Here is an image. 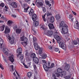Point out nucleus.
Wrapping results in <instances>:
<instances>
[{
	"instance_id": "obj_2",
	"label": "nucleus",
	"mask_w": 79,
	"mask_h": 79,
	"mask_svg": "<svg viewBox=\"0 0 79 79\" xmlns=\"http://www.w3.org/2000/svg\"><path fill=\"white\" fill-rule=\"evenodd\" d=\"M33 45L34 46L36 50H38L40 48L39 46L38 45L37 42V39L35 37H34L33 39Z\"/></svg>"
},
{
	"instance_id": "obj_26",
	"label": "nucleus",
	"mask_w": 79,
	"mask_h": 79,
	"mask_svg": "<svg viewBox=\"0 0 79 79\" xmlns=\"http://www.w3.org/2000/svg\"><path fill=\"white\" fill-rule=\"evenodd\" d=\"M79 27V24H78V22L76 23V25H74V27L75 29H77Z\"/></svg>"
},
{
	"instance_id": "obj_54",
	"label": "nucleus",
	"mask_w": 79,
	"mask_h": 79,
	"mask_svg": "<svg viewBox=\"0 0 79 79\" xmlns=\"http://www.w3.org/2000/svg\"><path fill=\"white\" fill-rule=\"evenodd\" d=\"M41 28L43 29V30H45V27L44 25H42Z\"/></svg>"
},
{
	"instance_id": "obj_33",
	"label": "nucleus",
	"mask_w": 79,
	"mask_h": 79,
	"mask_svg": "<svg viewBox=\"0 0 79 79\" xmlns=\"http://www.w3.org/2000/svg\"><path fill=\"white\" fill-rule=\"evenodd\" d=\"M34 69L35 71H36L37 70V65H36L34 64L33 65Z\"/></svg>"
},
{
	"instance_id": "obj_45",
	"label": "nucleus",
	"mask_w": 79,
	"mask_h": 79,
	"mask_svg": "<svg viewBox=\"0 0 79 79\" xmlns=\"http://www.w3.org/2000/svg\"><path fill=\"white\" fill-rule=\"evenodd\" d=\"M4 6H5V4L4 3H2L0 4V6H2V7H4Z\"/></svg>"
},
{
	"instance_id": "obj_19",
	"label": "nucleus",
	"mask_w": 79,
	"mask_h": 79,
	"mask_svg": "<svg viewBox=\"0 0 79 79\" xmlns=\"http://www.w3.org/2000/svg\"><path fill=\"white\" fill-rule=\"evenodd\" d=\"M60 75L61 77L66 76V72L65 71H63V72H62L61 73H60Z\"/></svg>"
},
{
	"instance_id": "obj_50",
	"label": "nucleus",
	"mask_w": 79,
	"mask_h": 79,
	"mask_svg": "<svg viewBox=\"0 0 79 79\" xmlns=\"http://www.w3.org/2000/svg\"><path fill=\"white\" fill-rule=\"evenodd\" d=\"M72 12L73 13V15H77V14L76 13V12L73 11H72Z\"/></svg>"
},
{
	"instance_id": "obj_49",
	"label": "nucleus",
	"mask_w": 79,
	"mask_h": 79,
	"mask_svg": "<svg viewBox=\"0 0 79 79\" xmlns=\"http://www.w3.org/2000/svg\"><path fill=\"white\" fill-rule=\"evenodd\" d=\"M50 15H52V13H51L48 12L47 14V16H50Z\"/></svg>"
},
{
	"instance_id": "obj_53",
	"label": "nucleus",
	"mask_w": 79,
	"mask_h": 79,
	"mask_svg": "<svg viewBox=\"0 0 79 79\" xmlns=\"http://www.w3.org/2000/svg\"><path fill=\"white\" fill-rule=\"evenodd\" d=\"M42 10L44 12H46V10H45V7H43L42 8Z\"/></svg>"
},
{
	"instance_id": "obj_24",
	"label": "nucleus",
	"mask_w": 79,
	"mask_h": 79,
	"mask_svg": "<svg viewBox=\"0 0 79 79\" xmlns=\"http://www.w3.org/2000/svg\"><path fill=\"white\" fill-rule=\"evenodd\" d=\"M3 53L5 54L6 55H7L8 54V52L7 51L5 50H6V49L5 48H3Z\"/></svg>"
},
{
	"instance_id": "obj_56",
	"label": "nucleus",
	"mask_w": 79,
	"mask_h": 79,
	"mask_svg": "<svg viewBox=\"0 0 79 79\" xmlns=\"http://www.w3.org/2000/svg\"><path fill=\"white\" fill-rule=\"evenodd\" d=\"M56 74L57 77H59V76H60V73L59 74L58 73H56Z\"/></svg>"
},
{
	"instance_id": "obj_37",
	"label": "nucleus",
	"mask_w": 79,
	"mask_h": 79,
	"mask_svg": "<svg viewBox=\"0 0 79 79\" xmlns=\"http://www.w3.org/2000/svg\"><path fill=\"white\" fill-rule=\"evenodd\" d=\"M54 66H55V64H54L53 63H52L51 64V66H49L48 68L49 69H52L53 68Z\"/></svg>"
},
{
	"instance_id": "obj_22",
	"label": "nucleus",
	"mask_w": 79,
	"mask_h": 79,
	"mask_svg": "<svg viewBox=\"0 0 79 79\" xmlns=\"http://www.w3.org/2000/svg\"><path fill=\"white\" fill-rule=\"evenodd\" d=\"M47 34H48L49 36H51L53 35V31H48L47 32Z\"/></svg>"
},
{
	"instance_id": "obj_7",
	"label": "nucleus",
	"mask_w": 79,
	"mask_h": 79,
	"mask_svg": "<svg viewBox=\"0 0 79 79\" xmlns=\"http://www.w3.org/2000/svg\"><path fill=\"white\" fill-rule=\"evenodd\" d=\"M50 62H49L48 64H46V65L44 64L43 65V67L46 71H48V67L50 66Z\"/></svg>"
},
{
	"instance_id": "obj_47",
	"label": "nucleus",
	"mask_w": 79,
	"mask_h": 79,
	"mask_svg": "<svg viewBox=\"0 0 79 79\" xmlns=\"http://www.w3.org/2000/svg\"><path fill=\"white\" fill-rule=\"evenodd\" d=\"M32 63V62H28L27 63V65L29 66V67H30L31 66V63Z\"/></svg>"
},
{
	"instance_id": "obj_42",
	"label": "nucleus",
	"mask_w": 79,
	"mask_h": 79,
	"mask_svg": "<svg viewBox=\"0 0 79 79\" xmlns=\"http://www.w3.org/2000/svg\"><path fill=\"white\" fill-rule=\"evenodd\" d=\"M71 77V76L70 75H68L65 77V78L66 79H69Z\"/></svg>"
},
{
	"instance_id": "obj_61",
	"label": "nucleus",
	"mask_w": 79,
	"mask_h": 79,
	"mask_svg": "<svg viewBox=\"0 0 79 79\" xmlns=\"http://www.w3.org/2000/svg\"><path fill=\"white\" fill-rule=\"evenodd\" d=\"M25 2H27V3H29L30 1H31V0H25Z\"/></svg>"
},
{
	"instance_id": "obj_25",
	"label": "nucleus",
	"mask_w": 79,
	"mask_h": 79,
	"mask_svg": "<svg viewBox=\"0 0 79 79\" xmlns=\"http://www.w3.org/2000/svg\"><path fill=\"white\" fill-rule=\"evenodd\" d=\"M32 73L31 72H28L27 73V76L29 78H30L32 77Z\"/></svg>"
},
{
	"instance_id": "obj_63",
	"label": "nucleus",
	"mask_w": 79,
	"mask_h": 79,
	"mask_svg": "<svg viewBox=\"0 0 79 79\" xmlns=\"http://www.w3.org/2000/svg\"><path fill=\"white\" fill-rule=\"evenodd\" d=\"M52 46H49V50H52Z\"/></svg>"
},
{
	"instance_id": "obj_16",
	"label": "nucleus",
	"mask_w": 79,
	"mask_h": 79,
	"mask_svg": "<svg viewBox=\"0 0 79 79\" xmlns=\"http://www.w3.org/2000/svg\"><path fill=\"white\" fill-rule=\"evenodd\" d=\"M48 26L50 30H51V29H53L55 28V27H54L53 24L52 23H49L48 25Z\"/></svg>"
},
{
	"instance_id": "obj_27",
	"label": "nucleus",
	"mask_w": 79,
	"mask_h": 79,
	"mask_svg": "<svg viewBox=\"0 0 79 79\" xmlns=\"http://www.w3.org/2000/svg\"><path fill=\"white\" fill-rule=\"evenodd\" d=\"M55 17L56 18V19H57L58 20V19H60V15L59 14H57L55 16Z\"/></svg>"
},
{
	"instance_id": "obj_13",
	"label": "nucleus",
	"mask_w": 79,
	"mask_h": 79,
	"mask_svg": "<svg viewBox=\"0 0 79 79\" xmlns=\"http://www.w3.org/2000/svg\"><path fill=\"white\" fill-rule=\"evenodd\" d=\"M33 61L36 64H38V63H39V59L38 58L35 57H34V58H33Z\"/></svg>"
},
{
	"instance_id": "obj_51",
	"label": "nucleus",
	"mask_w": 79,
	"mask_h": 79,
	"mask_svg": "<svg viewBox=\"0 0 79 79\" xmlns=\"http://www.w3.org/2000/svg\"><path fill=\"white\" fill-rule=\"evenodd\" d=\"M0 68H1L2 69H4L3 67V66H2V64H0Z\"/></svg>"
},
{
	"instance_id": "obj_46",
	"label": "nucleus",
	"mask_w": 79,
	"mask_h": 79,
	"mask_svg": "<svg viewBox=\"0 0 79 79\" xmlns=\"http://www.w3.org/2000/svg\"><path fill=\"white\" fill-rule=\"evenodd\" d=\"M73 44H74V45H77L78 43L77 41H73Z\"/></svg>"
},
{
	"instance_id": "obj_12",
	"label": "nucleus",
	"mask_w": 79,
	"mask_h": 79,
	"mask_svg": "<svg viewBox=\"0 0 79 79\" xmlns=\"http://www.w3.org/2000/svg\"><path fill=\"white\" fill-rule=\"evenodd\" d=\"M69 68H70V66L68 64H66L65 66L64 67V69L65 71H68L69 69Z\"/></svg>"
},
{
	"instance_id": "obj_48",
	"label": "nucleus",
	"mask_w": 79,
	"mask_h": 79,
	"mask_svg": "<svg viewBox=\"0 0 79 79\" xmlns=\"http://www.w3.org/2000/svg\"><path fill=\"white\" fill-rule=\"evenodd\" d=\"M25 41L24 42V47H25V46H26V45H27V41Z\"/></svg>"
},
{
	"instance_id": "obj_36",
	"label": "nucleus",
	"mask_w": 79,
	"mask_h": 79,
	"mask_svg": "<svg viewBox=\"0 0 79 79\" xmlns=\"http://www.w3.org/2000/svg\"><path fill=\"white\" fill-rule=\"evenodd\" d=\"M57 72L61 74L62 73V69L61 68H59L57 70Z\"/></svg>"
},
{
	"instance_id": "obj_17",
	"label": "nucleus",
	"mask_w": 79,
	"mask_h": 79,
	"mask_svg": "<svg viewBox=\"0 0 79 79\" xmlns=\"http://www.w3.org/2000/svg\"><path fill=\"white\" fill-rule=\"evenodd\" d=\"M31 18L32 20L35 22L37 19V15H36V14H34L33 15Z\"/></svg>"
},
{
	"instance_id": "obj_10",
	"label": "nucleus",
	"mask_w": 79,
	"mask_h": 79,
	"mask_svg": "<svg viewBox=\"0 0 79 79\" xmlns=\"http://www.w3.org/2000/svg\"><path fill=\"white\" fill-rule=\"evenodd\" d=\"M9 60L11 63H13L15 61V59H14V56L12 55L8 57Z\"/></svg>"
},
{
	"instance_id": "obj_20",
	"label": "nucleus",
	"mask_w": 79,
	"mask_h": 79,
	"mask_svg": "<svg viewBox=\"0 0 79 79\" xmlns=\"http://www.w3.org/2000/svg\"><path fill=\"white\" fill-rule=\"evenodd\" d=\"M34 10L33 9H31L30 11L29 12V15L30 16H32L33 15H34Z\"/></svg>"
},
{
	"instance_id": "obj_8",
	"label": "nucleus",
	"mask_w": 79,
	"mask_h": 79,
	"mask_svg": "<svg viewBox=\"0 0 79 79\" xmlns=\"http://www.w3.org/2000/svg\"><path fill=\"white\" fill-rule=\"evenodd\" d=\"M66 26H68V25L64 23V22L63 21H62L60 25L59 26V28L60 29L62 28V27H66Z\"/></svg>"
},
{
	"instance_id": "obj_9",
	"label": "nucleus",
	"mask_w": 79,
	"mask_h": 79,
	"mask_svg": "<svg viewBox=\"0 0 79 79\" xmlns=\"http://www.w3.org/2000/svg\"><path fill=\"white\" fill-rule=\"evenodd\" d=\"M26 6H27V4H23V7L24 9L23 11L25 13H27V10H28L29 8V6H28L27 8H26Z\"/></svg>"
},
{
	"instance_id": "obj_43",
	"label": "nucleus",
	"mask_w": 79,
	"mask_h": 79,
	"mask_svg": "<svg viewBox=\"0 0 79 79\" xmlns=\"http://www.w3.org/2000/svg\"><path fill=\"white\" fill-rule=\"evenodd\" d=\"M42 53V49L40 48L39 49V53L40 54H41Z\"/></svg>"
},
{
	"instance_id": "obj_28",
	"label": "nucleus",
	"mask_w": 79,
	"mask_h": 79,
	"mask_svg": "<svg viewBox=\"0 0 79 79\" xmlns=\"http://www.w3.org/2000/svg\"><path fill=\"white\" fill-rule=\"evenodd\" d=\"M50 21L51 23H54V21H55V19L53 17H50Z\"/></svg>"
},
{
	"instance_id": "obj_41",
	"label": "nucleus",
	"mask_w": 79,
	"mask_h": 79,
	"mask_svg": "<svg viewBox=\"0 0 79 79\" xmlns=\"http://www.w3.org/2000/svg\"><path fill=\"white\" fill-rule=\"evenodd\" d=\"M13 29L14 31H16L17 29H18V27L17 25L13 27Z\"/></svg>"
},
{
	"instance_id": "obj_57",
	"label": "nucleus",
	"mask_w": 79,
	"mask_h": 79,
	"mask_svg": "<svg viewBox=\"0 0 79 79\" xmlns=\"http://www.w3.org/2000/svg\"><path fill=\"white\" fill-rule=\"evenodd\" d=\"M55 51L56 52H58L59 51V49H58V48H56L55 49Z\"/></svg>"
},
{
	"instance_id": "obj_18",
	"label": "nucleus",
	"mask_w": 79,
	"mask_h": 79,
	"mask_svg": "<svg viewBox=\"0 0 79 79\" xmlns=\"http://www.w3.org/2000/svg\"><path fill=\"white\" fill-rule=\"evenodd\" d=\"M21 41H27V38H26L24 35H23L22 37H20Z\"/></svg>"
},
{
	"instance_id": "obj_44",
	"label": "nucleus",
	"mask_w": 79,
	"mask_h": 79,
	"mask_svg": "<svg viewBox=\"0 0 79 79\" xmlns=\"http://www.w3.org/2000/svg\"><path fill=\"white\" fill-rule=\"evenodd\" d=\"M45 15H44L43 16V15L42 16V18L43 19V20H44V21H46V19H45Z\"/></svg>"
},
{
	"instance_id": "obj_1",
	"label": "nucleus",
	"mask_w": 79,
	"mask_h": 79,
	"mask_svg": "<svg viewBox=\"0 0 79 79\" xmlns=\"http://www.w3.org/2000/svg\"><path fill=\"white\" fill-rule=\"evenodd\" d=\"M22 48H18L17 50V52L18 54L17 55V56L18 58H19V59L20 60L21 62H23V60L24 59V56L21 53H22Z\"/></svg>"
},
{
	"instance_id": "obj_21",
	"label": "nucleus",
	"mask_w": 79,
	"mask_h": 79,
	"mask_svg": "<svg viewBox=\"0 0 79 79\" xmlns=\"http://www.w3.org/2000/svg\"><path fill=\"white\" fill-rule=\"evenodd\" d=\"M45 3L46 5H48V6H49V7H50V6H52V4L50 3V2H49V1L47 0H45Z\"/></svg>"
},
{
	"instance_id": "obj_32",
	"label": "nucleus",
	"mask_w": 79,
	"mask_h": 79,
	"mask_svg": "<svg viewBox=\"0 0 79 79\" xmlns=\"http://www.w3.org/2000/svg\"><path fill=\"white\" fill-rule=\"evenodd\" d=\"M42 57L44 59H45L47 58V55L45 54H43L42 56Z\"/></svg>"
},
{
	"instance_id": "obj_40",
	"label": "nucleus",
	"mask_w": 79,
	"mask_h": 79,
	"mask_svg": "<svg viewBox=\"0 0 79 79\" xmlns=\"http://www.w3.org/2000/svg\"><path fill=\"white\" fill-rule=\"evenodd\" d=\"M25 55L27 56H29V52H28V50H26L25 51Z\"/></svg>"
},
{
	"instance_id": "obj_5",
	"label": "nucleus",
	"mask_w": 79,
	"mask_h": 79,
	"mask_svg": "<svg viewBox=\"0 0 79 79\" xmlns=\"http://www.w3.org/2000/svg\"><path fill=\"white\" fill-rule=\"evenodd\" d=\"M59 46L60 48L63 49V50H66V45L64 44V41H62V42H60L59 43Z\"/></svg>"
},
{
	"instance_id": "obj_60",
	"label": "nucleus",
	"mask_w": 79,
	"mask_h": 79,
	"mask_svg": "<svg viewBox=\"0 0 79 79\" xmlns=\"http://www.w3.org/2000/svg\"><path fill=\"white\" fill-rule=\"evenodd\" d=\"M42 61L43 62V63H44V64H45L47 63V61H46V60H42Z\"/></svg>"
},
{
	"instance_id": "obj_3",
	"label": "nucleus",
	"mask_w": 79,
	"mask_h": 79,
	"mask_svg": "<svg viewBox=\"0 0 79 79\" xmlns=\"http://www.w3.org/2000/svg\"><path fill=\"white\" fill-rule=\"evenodd\" d=\"M57 34H58L57 32H55L53 34V36H54L55 39L57 40V43H59V44L60 43L62 42V41H63V40H61V37L58 35Z\"/></svg>"
},
{
	"instance_id": "obj_15",
	"label": "nucleus",
	"mask_w": 79,
	"mask_h": 79,
	"mask_svg": "<svg viewBox=\"0 0 79 79\" xmlns=\"http://www.w3.org/2000/svg\"><path fill=\"white\" fill-rule=\"evenodd\" d=\"M11 5L12 8H17V3L15 2L12 3Z\"/></svg>"
},
{
	"instance_id": "obj_62",
	"label": "nucleus",
	"mask_w": 79,
	"mask_h": 79,
	"mask_svg": "<svg viewBox=\"0 0 79 79\" xmlns=\"http://www.w3.org/2000/svg\"><path fill=\"white\" fill-rule=\"evenodd\" d=\"M52 77L54 78V79H56V76L55 74L52 75Z\"/></svg>"
},
{
	"instance_id": "obj_64",
	"label": "nucleus",
	"mask_w": 79,
	"mask_h": 79,
	"mask_svg": "<svg viewBox=\"0 0 79 79\" xmlns=\"http://www.w3.org/2000/svg\"><path fill=\"white\" fill-rule=\"evenodd\" d=\"M4 23V21H2V20H0V23Z\"/></svg>"
},
{
	"instance_id": "obj_30",
	"label": "nucleus",
	"mask_w": 79,
	"mask_h": 79,
	"mask_svg": "<svg viewBox=\"0 0 79 79\" xmlns=\"http://www.w3.org/2000/svg\"><path fill=\"white\" fill-rule=\"evenodd\" d=\"M39 22L37 21H36L35 22L34 21V24L35 25V27H36V26H38L39 25Z\"/></svg>"
},
{
	"instance_id": "obj_59",
	"label": "nucleus",
	"mask_w": 79,
	"mask_h": 79,
	"mask_svg": "<svg viewBox=\"0 0 79 79\" xmlns=\"http://www.w3.org/2000/svg\"><path fill=\"white\" fill-rule=\"evenodd\" d=\"M1 18L2 19V20H5V17H4V16H2L1 17Z\"/></svg>"
},
{
	"instance_id": "obj_52",
	"label": "nucleus",
	"mask_w": 79,
	"mask_h": 79,
	"mask_svg": "<svg viewBox=\"0 0 79 79\" xmlns=\"http://www.w3.org/2000/svg\"><path fill=\"white\" fill-rule=\"evenodd\" d=\"M12 17H13L14 18H15L16 17V16L15 14H12Z\"/></svg>"
},
{
	"instance_id": "obj_23",
	"label": "nucleus",
	"mask_w": 79,
	"mask_h": 79,
	"mask_svg": "<svg viewBox=\"0 0 79 79\" xmlns=\"http://www.w3.org/2000/svg\"><path fill=\"white\" fill-rule=\"evenodd\" d=\"M69 20L70 21H71L72 22L73 21V20H74V18H73V15H70L69 16Z\"/></svg>"
},
{
	"instance_id": "obj_31",
	"label": "nucleus",
	"mask_w": 79,
	"mask_h": 79,
	"mask_svg": "<svg viewBox=\"0 0 79 79\" xmlns=\"http://www.w3.org/2000/svg\"><path fill=\"white\" fill-rule=\"evenodd\" d=\"M5 27V25H3L1 27V29L2 31H4Z\"/></svg>"
},
{
	"instance_id": "obj_14",
	"label": "nucleus",
	"mask_w": 79,
	"mask_h": 79,
	"mask_svg": "<svg viewBox=\"0 0 79 79\" xmlns=\"http://www.w3.org/2000/svg\"><path fill=\"white\" fill-rule=\"evenodd\" d=\"M43 5H44L43 3L40 2H37L36 4V6L38 8H40V7L43 6Z\"/></svg>"
},
{
	"instance_id": "obj_58",
	"label": "nucleus",
	"mask_w": 79,
	"mask_h": 79,
	"mask_svg": "<svg viewBox=\"0 0 79 79\" xmlns=\"http://www.w3.org/2000/svg\"><path fill=\"white\" fill-rule=\"evenodd\" d=\"M11 67L12 70V71H13V69H14V66H13V65H11Z\"/></svg>"
},
{
	"instance_id": "obj_35",
	"label": "nucleus",
	"mask_w": 79,
	"mask_h": 79,
	"mask_svg": "<svg viewBox=\"0 0 79 79\" xmlns=\"http://www.w3.org/2000/svg\"><path fill=\"white\" fill-rule=\"evenodd\" d=\"M3 44V40L2 39V38H0V45L2 46Z\"/></svg>"
},
{
	"instance_id": "obj_55",
	"label": "nucleus",
	"mask_w": 79,
	"mask_h": 79,
	"mask_svg": "<svg viewBox=\"0 0 79 79\" xmlns=\"http://www.w3.org/2000/svg\"><path fill=\"white\" fill-rule=\"evenodd\" d=\"M2 56H3V58L4 60H5V61H6V60L5 58V57L3 56V55H2Z\"/></svg>"
},
{
	"instance_id": "obj_38",
	"label": "nucleus",
	"mask_w": 79,
	"mask_h": 79,
	"mask_svg": "<svg viewBox=\"0 0 79 79\" xmlns=\"http://www.w3.org/2000/svg\"><path fill=\"white\" fill-rule=\"evenodd\" d=\"M9 7L7 6H5L4 8V10L6 11H8V10Z\"/></svg>"
},
{
	"instance_id": "obj_6",
	"label": "nucleus",
	"mask_w": 79,
	"mask_h": 79,
	"mask_svg": "<svg viewBox=\"0 0 79 79\" xmlns=\"http://www.w3.org/2000/svg\"><path fill=\"white\" fill-rule=\"evenodd\" d=\"M6 36L7 37L8 39L10 40V44H13L14 43V40H15V38L13 37L11 38L9 34H8Z\"/></svg>"
},
{
	"instance_id": "obj_4",
	"label": "nucleus",
	"mask_w": 79,
	"mask_h": 79,
	"mask_svg": "<svg viewBox=\"0 0 79 79\" xmlns=\"http://www.w3.org/2000/svg\"><path fill=\"white\" fill-rule=\"evenodd\" d=\"M68 26L62 27L61 33L62 34H68Z\"/></svg>"
},
{
	"instance_id": "obj_11",
	"label": "nucleus",
	"mask_w": 79,
	"mask_h": 79,
	"mask_svg": "<svg viewBox=\"0 0 79 79\" xmlns=\"http://www.w3.org/2000/svg\"><path fill=\"white\" fill-rule=\"evenodd\" d=\"M10 32V29L8 26L6 27L5 30V34H8Z\"/></svg>"
},
{
	"instance_id": "obj_39",
	"label": "nucleus",
	"mask_w": 79,
	"mask_h": 79,
	"mask_svg": "<svg viewBox=\"0 0 79 79\" xmlns=\"http://www.w3.org/2000/svg\"><path fill=\"white\" fill-rule=\"evenodd\" d=\"M16 33H20L21 32V29H19V28H18L15 30Z\"/></svg>"
},
{
	"instance_id": "obj_29",
	"label": "nucleus",
	"mask_w": 79,
	"mask_h": 79,
	"mask_svg": "<svg viewBox=\"0 0 79 79\" xmlns=\"http://www.w3.org/2000/svg\"><path fill=\"white\" fill-rule=\"evenodd\" d=\"M35 54L34 53H33L31 54L30 55V56L31 58H35L36 56Z\"/></svg>"
},
{
	"instance_id": "obj_34",
	"label": "nucleus",
	"mask_w": 79,
	"mask_h": 79,
	"mask_svg": "<svg viewBox=\"0 0 79 79\" xmlns=\"http://www.w3.org/2000/svg\"><path fill=\"white\" fill-rule=\"evenodd\" d=\"M7 24L10 25L11 24H13V22L11 20H9L7 21Z\"/></svg>"
}]
</instances>
